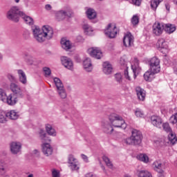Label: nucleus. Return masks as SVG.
I'll return each instance as SVG.
<instances>
[{"instance_id":"b1692460","label":"nucleus","mask_w":177,"mask_h":177,"mask_svg":"<svg viewBox=\"0 0 177 177\" xmlns=\"http://www.w3.org/2000/svg\"><path fill=\"white\" fill-rule=\"evenodd\" d=\"M17 71L19 82L23 85H27V75L26 73L21 69H18Z\"/></svg>"},{"instance_id":"72a5a7b5","label":"nucleus","mask_w":177,"mask_h":177,"mask_svg":"<svg viewBox=\"0 0 177 177\" xmlns=\"http://www.w3.org/2000/svg\"><path fill=\"white\" fill-rule=\"evenodd\" d=\"M86 15L88 19H89L90 20L96 19V16H97L96 11H95V10L92 8L87 9V10L86 11Z\"/></svg>"},{"instance_id":"49530a36","label":"nucleus","mask_w":177,"mask_h":177,"mask_svg":"<svg viewBox=\"0 0 177 177\" xmlns=\"http://www.w3.org/2000/svg\"><path fill=\"white\" fill-rule=\"evenodd\" d=\"M6 96L7 95L5 90H3V88H0V100L3 102L5 99H6Z\"/></svg>"},{"instance_id":"6e6552de","label":"nucleus","mask_w":177,"mask_h":177,"mask_svg":"<svg viewBox=\"0 0 177 177\" xmlns=\"http://www.w3.org/2000/svg\"><path fill=\"white\" fill-rule=\"evenodd\" d=\"M104 32L105 35L109 37V38H115L117 32H118V29H117V26H115V25L109 24L105 29Z\"/></svg>"},{"instance_id":"37998d69","label":"nucleus","mask_w":177,"mask_h":177,"mask_svg":"<svg viewBox=\"0 0 177 177\" xmlns=\"http://www.w3.org/2000/svg\"><path fill=\"white\" fill-rule=\"evenodd\" d=\"M162 127L163 128V130L167 133H169V132H172V129L169 126V123L168 122H165L163 124L162 123Z\"/></svg>"},{"instance_id":"8fccbe9b","label":"nucleus","mask_w":177,"mask_h":177,"mask_svg":"<svg viewBox=\"0 0 177 177\" xmlns=\"http://www.w3.org/2000/svg\"><path fill=\"white\" fill-rule=\"evenodd\" d=\"M43 71L44 73L45 77H49L50 75V74L52 73L50 68H49L48 67L43 68Z\"/></svg>"},{"instance_id":"603ef678","label":"nucleus","mask_w":177,"mask_h":177,"mask_svg":"<svg viewBox=\"0 0 177 177\" xmlns=\"http://www.w3.org/2000/svg\"><path fill=\"white\" fill-rule=\"evenodd\" d=\"M170 122L173 124L177 123V113L170 118Z\"/></svg>"},{"instance_id":"f3484780","label":"nucleus","mask_w":177,"mask_h":177,"mask_svg":"<svg viewBox=\"0 0 177 177\" xmlns=\"http://www.w3.org/2000/svg\"><path fill=\"white\" fill-rule=\"evenodd\" d=\"M151 123L153 127H156V128L161 129V127H162V118L158 115H152L151 116Z\"/></svg>"},{"instance_id":"dca6fc26","label":"nucleus","mask_w":177,"mask_h":177,"mask_svg":"<svg viewBox=\"0 0 177 177\" xmlns=\"http://www.w3.org/2000/svg\"><path fill=\"white\" fill-rule=\"evenodd\" d=\"M10 150L12 154H18L21 151V143L19 142H12L10 144Z\"/></svg>"},{"instance_id":"052dcab7","label":"nucleus","mask_w":177,"mask_h":177,"mask_svg":"<svg viewBox=\"0 0 177 177\" xmlns=\"http://www.w3.org/2000/svg\"><path fill=\"white\" fill-rule=\"evenodd\" d=\"M85 177H95V175L92 174V173H88L85 175Z\"/></svg>"},{"instance_id":"f257e3e1","label":"nucleus","mask_w":177,"mask_h":177,"mask_svg":"<svg viewBox=\"0 0 177 177\" xmlns=\"http://www.w3.org/2000/svg\"><path fill=\"white\" fill-rule=\"evenodd\" d=\"M33 37L37 42H45L46 39L53 38V28L49 26H44L41 30L39 26H34L32 27Z\"/></svg>"},{"instance_id":"0eeeda50","label":"nucleus","mask_w":177,"mask_h":177,"mask_svg":"<svg viewBox=\"0 0 177 177\" xmlns=\"http://www.w3.org/2000/svg\"><path fill=\"white\" fill-rule=\"evenodd\" d=\"M152 167L153 170L156 171V172H158V174H164V169L167 168V165L165 164V162L161 160H157L153 162Z\"/></svg>"},{"instance_id":"4468645a","label":"nucleus","mask_w":177,"mask_h":177,"mask_svg":"<svg viewBox=\"0 0 177 177\" xmlns=\"http://www.w3.org/2000/svg\"><path fill=\"white\" fill-rule=\"evenodd\" d=\"M57 20H64L66 17H73V12L70 10H61L55 14Z\"/></svg>"},{"instance_id":"a211bd4d","label":"nucleus","mask_w":177,"mask_h":177,"mask_svg":"<svg viewBox=\"0 0 177 177\" xmlns=\"http://www.w3.org/2000/svg\"><path fill=\"white\" fill-rule=\"evenodd\" d=\"M162 31H164V24H160V22H156L153 25V32L155 35L158 37L162 34Z\"/></svg>"},{"instance_id":"13d9d810","label":"nucleus","mask_w":177,"mask_h":177,"mask_svg":"<svg viewBox=\"0 0 177 177\" xmlns=\"http://www.w3.org/2000/svg\"><path fill=\"white\" fill-rule=\"evenodd\" d=\"M46 10H52V6L50 4H47L45 6Z\"/></svg>"},{"instance_id":"20e7f679","label":"nucleus","mask_w":177,"mask_h":177,"mask_svg":"<svg viewBox=\"0 0 177 177\" xmlns=\"http://www.w3.org/2000/svg\"><path fill=\"white\" fill-rule=\"evenodd\" d=\"M109 121L115 128H122V129H127V123L122 119V117L117 113H111L109 116Z\"/></svg>"},{"instance_id":"09e8293b","label":"nucleus","mask_w":177,"mask_h":177,"mask_svg":"<svg viewBox=\"0 0 177 177\" xmlns=\"http://www.w3.org/2000/svg\"><path fill=\"white\" fill-rule=\"evenodd\" d=\"M138 24H139V17H138V16L136 15L133 16V17L131 18V24H133V26H136Z\"/></svg>"},{"instance_id":"3c124183","label":"nucleus","mask_w":177,"mask_h":177,"mask_svg":"<svg viewBox=\"0 0 177 177\" xmlns=\"http://www.w3.org/2000/svg\"><path fill=\"white\" fill-rule=\"evenodd\" d=\"M115 77L117 82H119V84H121V82H122V75H121V73H116L115 75Z\"/></svg>"},{"instance_id":"58836bf2","label":"nucleus","mask_w":177,"mask_h":177,"mask_svg":"<svg viewBox=\"0 0 177 177\" xmlns=\"http://www.w3.org/2000/svg\"><path fill=\"white\" fill-rule=\"evenodd\" d=\"M133 111H134V114H135L136 117H137V118H142L145 115V113L143 112V111H142V109H140L139 108H136V109L133 110Z\"/></svg>"},{"instance_id":"0e129e2a","label":"nucleus","mask_w":177,"mask_h":177,"mask_svg":"<svg viewBox=\"0 0 177 177\" xmlns=\"http://www.w3.org/2000/svg\"><path fill=\"white\" fill-rule=\"evenodd\" d=\"M174 71L177 75V68H174Z\"/></svg>"},{"instance_id":"e2e57ef3","label":"nucleus","mask_w":177,"mask_h":177,"mask_svg":"<svg viewBox=\"0 0 177 177\" xmlns=\"http://www.w3.org/2000/svg\"><path fill=\"white\" fill-rule=\"evenodd\" d=\"M159 176L158 177H165V176L164 175V173H159Z\"/></svg>"},{"instance_id":"f03ea898","label":"nucleus","mask_w":177,"mask_h":177,"mask_svg":"<svg viewBox=\"0 0 177 177\" xmlns=\"http://www.w3.org/2000/svg\"><path fill=\"white\" fill-rule=\"evenodd\" d=\"M142 133L138 129H133L131 131V136L130 138L124 139L122 140L123 145L137 146L142 143Z\"/></svg>"},{"instance_id":"c03bdc74","label":"nucleus","mask_w":177,"mask_h":177,"mask_svg":"<svg viewBox=\"0 0 177 177\" xmlns=\"http://www.w3.org/2000/svg\"><path fill=\"white\" fill-rule=\"evenodd\" d=\"M136 157L137 160L142 161V162H145V164H147V162L149 161V156H137Z\"/></svg>"},{"instance_id":"864d4df0","label":"nucleus","mask_w":177,"mask_h":177,"mask_svg":"<svg viewBox=\"0 0 177 177\" xmlns=\"http://www.w3.org/2000/svg\"><path fill=\"white\" fill-rule=\"evenodd\" d=\"M130 3H133V5H136V6H140L142 0H131Z\"/></svg>"},{"instance_id":"338daca9","label":"nucleus","mask_w":177,"mask_h":177,"mask_svg":"<svg viewBox=\"0 0 177 177\" xmlns=\"http://www.w3.org/2000/svg\"><path fill=\"white\" fill-rule=\"evenodd\" d=\"M101 168H102V169H103V171H104V166L102 165Z\"/></svg>"},{"instance_id":"393cba45","label":"nucleus","mask_w":177,"mask_h":177,"mask_svg":"<svg viewBox=\"0 0 177 177\" xmlns=\"http://www.w3.org/2000/svg\"><path fill=\"white\" fill-rule=\"evenodd\" d=\"M83 67L85 71H87V73H91V71L93 70V66H92V61L91 60V58L87 57L83 61Z\"/></svg>"},{"instance_id":"7c9ffc66","label":"nucleus","mask_w":177,"mask_h":177,"mask_svg":"<svg viewBox=\"0 0 177 177\" xmlns=\"http://www.w3.org/2000/svg\"><path fill=\"white\" fill-rule=\"evenodd\" d=\"M138 177H153V174L149 170H138L137 171Z\"/></svg>"},{"instance_id":"a878e982","label":"nucleus","mask_w":177,"mask_h":177,"mask_svg":"<svg viewBox=\"0 0 177 177\" xmlns=\"http://www.w3.org/2000/svg\"><path fill=\"white\" fill-rule=\"evenodd\" d=\"M61 46L64 50H70V49L73 48V44H71L70 40L66 39V38H62L61 39Z\"/></svg>"},{"instance_id":"f8f14e48","label":"nucleus","mask_w":177,"mask_h":177,"mask_svg":"<svg viewBox=\"0 0 177 177\" xmlns=\"http://www.w3.org/2000/svg\"><path fill=\"white\" fill-rule=\"evenodd\" d=\"M18 97L19 96L15 94L10 93L8 95H6L3 103H6L8 106H15L17 104V102H19V100L17 99Z\"/></svg>"},{"instance_id":"6e6d98bb","label":"nucleus","mask_w":177,"mask_h":177,"mask_svg":"<svg viewBox=\"0 0 177 177\" xmlns=\"http://www.w3.org/2000/svg\"><path fill=\"white\" fill-rule=\"evenodd\" d=\"M75 41L76 42H84V37L81 35H78L76 37Z\"/></svg>"},{"instance_id":"c9c22d12","label":"nucleus","mask_w":177,"mask_h":177,"mask_svg":"<svg viewBox=\"0 0 177 177\" xmlns=\"http://www.w3.org/2000/svg\"><path fill=\"white\" fill-rule=\"evenodd\" d=\"M7 117L10 120H17L19 118V113L13 110L7 112Z\"/></svg>"},{"instance_id":"ea45409f","label":"nucleus","mask_w":177,"mask_h":177,"mask_svg":"<svg viewBox=\"0 0 177 177\" xmlns=\"http://www.w3.org/2000/svg\"><path fill=\"white\" fill-rule=\"evenodd\" d=\"M102 160L105 162L106 165L110 169H113V163L110 161V159L106 156H102Z\"/></svg>"},{"instance_id":"a19ab883","label":"nucleus","mask_w":177,"mask_h":177,"mask_svg":"<svg viewBox=\"0 0 177 177\" xmlns=\"http://www.w3.org/2000/svg\"><path fill=\"white\" fill-rule=\"evenodd\" d=\"M162 2V0H151V8L156 10L157 8L158 7V5Z\"/></svg>"},{"instance_id":"39448f33","label":"nucleus","mask_w":177,"mask_h":177,"mask_svg":"<svg viewBox=\"0 0 177 177\" xmlns=\"http://www.w3.org/2000/svg\"><path fill=\"white\" fill-rule=\"evenodd\" d=\"M23 12L20 11V8L18 6H12L7 13V17L9 20H12L17 23L19 21V18L21 17V14Z\"/></svg>"},{"instance_id":"680f3d73","label":"nucleus","mask_w":177,"mask_h":177,"mask_svg":"<svg viewBox=\"0 0 177 177\" xmlns=\"http://www.w3.org/2000/svg\"><path fill=\"white\" fill-rule=\"evenodd\" d=\"M33 154H37V155H38V154H39V152L38 151V150L35 149V150L33 151Z\"/></svg>"},{"instance_id":"4d7b16f0","label":"nucleus","mask_w":177,"mask_h":177,"mask_svg":"<svg viewBox=\"0 0 177 177\" xmlns=\"http://www.w3.org/2000/svg\"><path fill=\"white\" fill-rule=\"evenodd\" d=\"M165 6L167 10V13H169V9H171V6L169 5V3H165Z\"/></svg>"},{"instance_id":"2eb2a0df","label":"nucleus","mask_w":177,"mask_h":177,"mask_svg":"<svg viewBox=\"0 0 177 177\" xmlns=\"http://www.w3.org/2000/svg\"><path fill=\"white\" fill-rule=\"evenodd\" d=\"M131 70L133 73V78L136 79V77L139 75V73L142 71L140 66H139V60L137 58H135L133 62L131 63Z\"/></svg>"},{"instance_id":"e433bc0d","label":"nucleus","mask_w":177,"mask_h":177,"mask_svg":"<svg viewBox=\"0 0 177 177\" xmlns=\"http://www.w3.org/2000/svg\"><path fill=\"white\" fill-rule=\"evenodd\" d=\"M168 140L171 145H175V143L177 142L176 134L172 131H170L168 135Z\"/></svg>"},{"instance_id":"4c0bfd02","label":"nucleus","mask_w":177,"mask_h":177,"mask_svg":"<svg viewBox=\"0 0 177 177\" xmlns=\"http://www.w3.org/2000/svg\"><path fill=\"white\" fill-rule=\"evenodd\" d=\"M8 168V163L3 159H0V174L6 172Z\"/></svg>"},{"instance_id":"c85d7f7f","label":"nucleus","mask_w":177,"mask_h":177,"mask_svg":"<svg viewBox=\"0 0 177 177\" xmlns=\"http://www.w3.org/2000/svg\"><path fill=\"white\" fill-rule=\"evenodd\" d=\"M46 131L50 136H56L57 133L56 132V129L55 127L52 126V124H46Z\"/></svg>"},{"instance_id":"f704fd0d","label":"nucleus","mask_w":177,"mask_h":177,"mask_svg":"<svg viewBox=\"0 0 177 177\" xmlns=\"http://www.w3.org/2000/svg\"><path fill=\"white\" fill-rule=\"evenodd\" d=\"M120 64L126 66L124 71V77L127 81H131V76H129V72H128V66H127V64H125V61L122 58L120 59Z\"/></svg>"},{"instance_id":"9d476101","label":"nucleus","mask_w":177,"mask_h":177,"mask_svg":"<svg viewBox=\"0 0 177 177\" xmlns=\"http://www.w3.org/2000/svg\"><path fill=\"white\" fill-rule=\"evenodd\" d=\"M87 53L91 56V57H94L95 59H102L103 57V53L100 48L97 47H91L87 50Z\"/></svg>"},{"instance_id":"c756f323","label":"nucleus","mask_w":177,"mask_h":177,"mask_svg":"<svg viewBox=\"0 0 177 177\" xmlns=\"http://www.w3.org/2000/svg\"><path fill=\"white\" fill-rule=\"evenodd\" d=\"M102 129L105 133H113V127L109 122H106L102 124Z\"/></svg>"},{"instance_id":"473e14b6","label":"nucleus","mask_w":177,"mask_h":177,"mask_svg":"<svg viewBox=\"0 0 177 177\" xmlns=\"http://www.w3.org/2000/svg\"><path fill=\"white\" fill-rule=\"evenodd\" d=\"M165 31L167 32V34H172V32H175L176 30V26L175 25H172L170 24H167L164 27Z\"/></svg>"},{"instance_id":"bf43d9fd","label":"nucleus","mask_w":177,"mask_h":177,"mask_svg":"<svg viewBox=\"0 0 177 177\" xmlns=\"http://www.w3.org/2000/svg\"><path fill=\"white\" fill-rule=\"evenodd\" d=\"M82 160L84 161V162H88V156H82Z\"/></svg>"},{"instance_id":"4be33fe9","label":"nucleus","mask_w":177,"mask_h":177,"mask_svg":"<svg viewBox=\"0 0 177 177\" xmlns=\"http://www.w3.org/2000/svg\"><path fill=\"white\" fill-rule=\"evenodd\" d=\"M136 92L138 100L140 102H145V100L146 99V91L140 88V86H137L136 87Z\"/></svg>"},{"instance_id":"412c9836","label":"nucleus","mask_w":177,"mask_h":177,"mask_svg":"<svg viewBox=\"0 0 177 177\" xmlns=\"http://www.w3.org/2000/svg\"><path fill=\"white\" fill-rule=\"evenodd\" d=\"M123 44L126 47L132 46L133 45V36L130 32H127L123 38Z\"/></svg>"},{"instance_id":"a18cd8bd","label":"nucleus","mask_w":177,"mask_h":177,"mask_svg":"<svg viewBox=\"0 0 177 177\" xmlns=\"http://www.w3.org/2000/svg\"><path fill=\"white\" fill-rule=\"evenodd\" d=\"M51 176L52 177H62V174H60V170L57 169H51Z\"/></svg>"},{"instance_id":"423d86ee","label":"nucleus","mask_w":177,"mask_h":177,"mask_svg":"<svg viewBox=\"0 0 177 177\" xmlns=\"http://www.w3.org/2000/svg\"><path fill=\"white\" fill-rule=\"evenodd\" d=\"M54 84H55L57 91L60 97L62 99H66L67 97V93H66V90L64 89V86H63L62 80H60V79L58 77H55Z\"/></svg>"},{"instance_id":"69168bd1","label":"nucleus","mask_w":177,"mask_h":177,"mask_svg":"<svg viewBox=\"0 0 177 177\" xmlns=\"http://www.w3.org/2000/svg\"><path fill=\"white\" fill-rule=\"evenodd\" d=\"M2 57H3L2 54L0 53V60H2Z\"/></svg>"},{"instance_id":"aec40b11","label":"nucleus","mask_w":177,"mask_h":177,"mask_svg":"<svg viewBox=\"0 0 177 177\" xmlns=\"http://www.w3.org/2000/svg\"><path fill=\"white\" fill-rule=\"evenodd\" d=\"M61 62L63 66L68 68V70H74V64H73V61L71 59L67 57H62L61 58Z\"/></svg>"},{"instance_id":"5701e85b","label":"nucleus","mask_w":177,"mask_h":177,"mask_svg":"<svg viewBox=\"0 0 177 177\" xmlns=\"http://www.w3.org/2000/svg\"><path fill=\"white\" fill-rule=\"evenodd\" d=\"M158 72H155L154 71H151L150 68L149 71L145 72L144 74V79L145 81H148L149 82H151L153 79L156 78V74H158Z\"/></svg>"},{"instance_id":"cd10ccee","label":"nucleus","mask_w":177,"mask_h":177,"mask_svg":"<svg viewBox=\"0 0 177 177\" xmlns=\"http://www.w3.org/2000/svg\"><path fill=\"white\" fill-rule=\"evenodd\" d=\"M82 28L86 35H93V28H92L91 25L84 23L82 24Z\"/></svg>"},{"instance_id":"ddd939ff","label":"nucleus","mask_w":177,"mask_h":177,"mask_svg":"<svg viewBox=\"0 0 177 177\" xmlns=\"http://www.w3.org/2000/svg\"><path fill=\"white\" fill-rule=\"evenodd\" d=\"M158 50L161 53H163V55H167L168 52H169V49L168 48V44H167V41H165V39L160 38L158 40Z\"/></svg>"},{"instance_id":"774afa93","label":"nucleus","mask_w":177,"mask_h":177,"mask_svg":"<svg viewBox=\"0 0 177 177\" xmlns=\"http://www.w3.org/2000/svg\"><path fill=\"white\" fill-rule=\"evenodd\" d=\"M3 177H10V176L6 174V175H5Z\"/></svg>"},{"instance_id":"79ce46f5","label":"nucleus","mask_w":177,"mask_h":177,"mask_svg":"<svg viewBox=\"0 0 177 177\" xmlns=\"http://www.w3.org/2000/svg\"><path fill=\"white\" fill-rule=\"evenodd\" d=\"M6 118H8V113L3 111H0V122L1 124L6 122Z\"/></svg>"},{"instance_id":"de8ad7c7","label":"nucleus","mask_w":177,"mask_h":177,"mask_svg":"<svg viewBox=\"0 0 177 177\" xmlns=\"http://www.w3.org/2000/svg\"><path fill=\"white\" fill-rule=\"evenodd\" d=\"M6 77L8 80L10 81V82H16L17 81V79H16V77L15 75H12V73H8L6 75Z\"/></svg>"},{"instance_id":"1a4fd4ad","label":"nucleus","mask_w":177,"mask_h":177,"mask_svg":"<svg viewBox=\"0 0 177 177\" xmlns=\"http://www.w3.org/2000/svg\"><path fill=\"white\" fill-rule=\"evenodd\" d=\"M150 70L155 71V73H159L161 70L160 66V59L157 57H152L149 61Z\"/></svg>"},{"instance_id":"7ed1b4c3","label":"nucleus","mask_w":177,"mask_h":177,"mask_svg":"<svg viewBox=\"0 0 177 177\" xmlns=\"http://www.w3.org/2000/svg\"><path fill=\"white\" fill-rule=\"evenodd\" d=\"M39 133L40 139L41 140V142L43 143L41 147L44 154H47V156H52L53 149L52 148V147H50V145L49 143H45V142H50V139H49V138L46 136V133L44 129H40Z\"/></svg>"},{"instance_id":"2f4dec72","label":"nucleus","mask_w":177,"mask_h":177,"mask_svg":"<svg viewBox=\"0 0 177 177\" xmlns=\"http://www.w3.org/2000/svg\"><path fill=\"white\" fill-rule=\"evenodd\" d=\"M21 17L24 19L25 23L29 26H32L34 24V19L31 17L26 15L24 12L21 13Z\"/></svg>"},{"instance_id":"9b49d317","label":"nucleus","mask_w":177,"mask_h":177,"mask_svg":"<svg viewBox=\"0 0 177 177\" xmlns=\"http://www.w3.org/2000/svg\"><path fill=\"white\" fill-rule=\"evenodd\" d=\"M10 90L12 92V95L18 96V97H23V91L21 87L15 82L10 84Z\"/></svg>"},{"instance_id":"6ab92c4d","label":"nucleus","mask_w":177,"mask_h":177,"mask_svg":"<svg viewBox=\"0 0 177 177\" xmlns=\"http://www.w3.org/2000/svg\"><path fill=\"white\" fill-rule=\"evenodd\" d=\"M68 164L72 171H78V169H80V164L78 163L77 159L74 158V156L68 157Z\"/></svg>"},{"instance_id":"5fc2aeb1","label":"nucleus","mask_w":177,"mask_h":177,"mask_svg":"<svg viewBox=\"0 0 177 177\" xmlns=\"http://www.w3.org/2000/svg\"><path fill=\"white\" fill-rule=\"evenodd\" d=\"M24 57H25V60H26V62L28 63H29V64H31L32 63V61L28 60V59H30V57H31V56L30 55H28V53H25Z\"/></svg>"},{"instance_id":"bb28decb","label":"nucleus","mask_w":177,"mask_h":177,"mask_svg":"<svg viewBox=\"0 0 177 177\" xmlns=\"http://www.w3.org/2000/svg\"><path fill=\"white\" fill-rule=\"evenodd\" d=\"M102 70L103 73L106 75H109L113 73V66H111V63L109 62H105L102 64Z\"/></svg>"}]
</instances>
